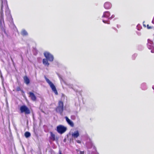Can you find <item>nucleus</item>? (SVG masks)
Listing matches in <instances>:
<instances>
[{
  "instance_id": "14",
  "label": "nucleus",
  "mask_w": 154,
  "mask_h": 154,
  "mask_svg": "<svg viewBox=\"0 0 154 154\" xmlns=\"http://www.w3.org/2000/svg\"><path fill=\"white\" fill-rule=\"evenodd\" d=\"M29 96L31 97L32 100L33 101H35L36 99V97L34 94L31 92L29 93Z\"/></svg>"
},
{
  "instance_id": "20",
  "label": "nucleus",
  "mask_w": 154,
  "mask_h": 154,
  "mask_svg": "<svg viewBox=\"0 0 154 154\" xmlns=\"http://www.w3.org/2000/svg\"><path fill=\"white\" fill-rule=\"evenodd\" d=\"M147 29H151L152 28L151 27V26H149V25H147Z\"/></svg>"
},
{
  "instance_id": "9",
  "label": "nucleus",
  "mask_w": 154,
  "mask_h": 154,
  "mask_svg": "<svg viewBox=\"0 0 154 154\" xmlns=\"http://www.w3.org/2000/svg\"><path fill=\"white\" fill-rule=\"evenodd\" d=\"M153 43L151 40L148 39L147 46L148 48L150 49H152L153 48Z\"/></svg>"
},
{
  "instance_id": "24",
  "label": "nucleus",
  "mask_w": 154,
  "mask_h": 154,
  "mask_svg": "<svg viewBox=\"0 0 154 154\" xmlns=\"http://www.w3.org/2000/svg\"><path fill=\"white\" fill-rule=\"evenodd\" d=\"M144 23V22H143V25L144 26H145V27H146V25H145Z\"/></svg>"
},
{
  "instance_id": "12",
  "label": "nucleus",
  "mask_w": 154,
  "mask_h": 154,
  "mask_svg": "<svg viewBox=\"0 0 154 154\" xmlns=\"http://www.w3.org/2000/svg\"><path fill=\"white\" fill-rule=\"evenodd\" d=\"M65 119L68 124H69L72 127H73L74 125L73 122L70 120L67 117H66Z\"/></svg>"
},
{
  "instance_id": "5",
  "label": "nucleus",
  "mask_w": 154,
  "mask_h": 154,
  "mask_svg": "<svg viewBox=\"0 0 154 154\" xmlns=\"http://www.w3.org/2000/svg\"><path fill=\"white\" fill-rule=\"evenodd\" d=\"M110 15V13L109 11H106L104 12L103 15L102 17L103 19V21L106 23V22L107 21L108 19H109Z\"/></svg>"
},
{
  "instance_id": "23",
  "label": "nucleus",
  "mask_w": 154,
  "mask_h": 154,
  "mask_svg": "<svg viewBox=\"0 0 154 154\" xmlns=\"http://www.w3.org/2000/svg\"><path fill=\"white\" fill-rule=\"evenodd\" d=\"M151 52L152 53H154V49L151 50Z\"/></svg>"
},
{
  "instance_id": "22",
  "label": "nucleus",
  "mask_w": 154,
  "mask_h": 154,
  "mask_svg": "<svg viewBox=\"0 0 154 154\" xmlns=\"http://www.w3.org/2000/svg\"><path fill=\"white\" fill-rule=\"evenodd\" d=\"M84 151H81L80 152V154H84Z\"/></svg>"
},
{
  "instance_id": "6",
  "label": "nucleus",
  "mask_w": 154,
  "mask_h": 154,
  "mask_svg": "<svg viewBox=\"0 0 154 154\" xmlns=\"http://www.w3.org/2000/svg\"><path fill=\"white\" fill-rule=\"evenodd\" d=\"M20 109L21 113L24 112L25 114H29L30 113V111L29 108L25 105L21 106Z\"/></svg>"
},
{
  "instance_id": "25",
  "label": "nucleus",
  "mask_w": 154,
  "mask_h": 154,
  "mask_svg": "<svg viewBox=\"0 0 154 154\" xmlns=\"http://www.w3.org/2000/svg\"><path fill=\"white\" fill-rule=\"evenodd\" d=\"M17 91H19V90H20V88H17Z\"/></svg>"
},
{
  "instance_id": "28",
  "label": "nucleus",
  "mask_w": 154,
  "mask_h": 154,
  "mask_svg": "<svg viewBox=\"0 0 154 154\" xmlns=\"http://www.w3.org/2000/svg\"><path fill=\"white\" fill-rule=\"evenodd\" d=\"M152 88H153V89H154V86H153V87H152Z\"/></svg>"
},
{
  "instance_id": "21",
  "label": "nucleus",
  "mask_w": 154,
  "mask_h": 154,
  "mask_svg": "<svg viewBox=\"0 0 154 154\" xmlns=\"http://www.w3.org/2000/svg\"><path fill=\"white\" fill-rule=\"evenodd\" d=\"M76 141L78 143H80L81 142L80 140H76Z\"/></svg>"
},
{
  "instance_id": "29",
  "label": "nucleus",
  "mask_w": 154,
  "mask_h": 154,
  "mask_svg": "<svg viewBox=\"0 0 154 154\" xmlns=\"http://www.w3.org/2000/svg\"><path fill=\"white\" fill-rule=\"evenodd\" d=\"M152 22L153 23V21H152Z\"/></svg>"
},
{
  "instance_id": "8",
  "label": "nucleus",
  "mask_w": 154,
  "mask_h": 154,
  "mask_svg": "<svg viewBox=\"0 0 154 154\" xmlns=\"http://www.w3.org/2000/svg\"><path fill=\"white\" fill-rule=\"evenodd\" d=\"M86 146L88 149H91L92 147H93L95 149V146L93 145V143L90 140L89 142L86 143Z\"/></svg>"
},
{
  "instance_id": "10",
  "label": "nucleus",
  "mask_w": 154,
  "mask_h": 154,
  "mask_svg": "<svg viewBox=\"0 0 154 154\" xmlns=\"http://www.w3.org/2000/svg\"><path fill=\"white\" fill-rule=\"evenodd\" d=\"M50 139L52 141H54L56 139L58 140V137H55V134L51 132H50Z\"/></svg>"
},
{
  "instance_id": "15",
  "label": "nucleus",
  "mask_w": 154,
  "mask_h": 154,
  "mask_svg": "<svg viewBox=\"0 0 154 154\" xmlns=\"http://www.w3.org/2000/svg\"><path fill=\"white\" fill-rule=\"evenodd\" d=\"M23 79L25 83L27 85H28L30 82V81L28 77L26 76H24L23 77Z\"/></svg>"
},
{
  "instance_id": "4",
  "label": "nucleus",
  "mask_w": 154,
  "mask_h": 154,
  "mask_svg": "<svg viewBox=\"0 0 154 154\" xmlns=\"http://www.w3.org/2000/svg\"><path fill=\"white\" fill-rule=\"evenodd\" d=\"M66 130L67 128L62 125H59L57 127V131L60 134H62L64 133Z\"/></svg>"
},
{
  "instance_id": "16",
  "label": "nucleus",
  "mask_w": 154,
  "mask_h": 154,
  "mask_svg": "<svg viewBox=\"0 0 154 154\" xmlns=\"http://www.w3.org/2000/svg\"><path fill=\"white\" fill-rule=\"evenodd\" d=\"M21 34L23 35H28V33L24 29H23L21 32Z\"/></svg>"
},
{
  "instance_id": "17",
  "label": "nucleus",
  "mask_w": 154,
  "mask_h": 154,
  "mask_svg": "<svg viewBox=\"0 0 154 154\" xmlns=\"http://www.w3.org/2000/svg\"><path fill=\"white\" fill-rule=\"evenodd\" d=\"M4 22L3 18V16L2 15L1 17V19H0V26L1 28L3 27V25L2 24V22Z\"/></svg>"
},
{
  "instance_id": "27",
  "label": "nucleus",
  "mask_w": 154,
  "mask_h": 154,
  "mask_svg": "<svg viewBox=\"0 0 154 154\" xmlns=\"http://www.w3.org/2000/svg\"><path fill=\"white\" fill-rule=\"evenodd\" d=\"M59 154H62L60 152Z\"/></svg>"
},
{
  "instance_id": "1",
  "label": "nucleus",
  "mask_w": 154,
  "mask_h": 154,
  "mask_svg": "<svg viewBox=\"0 0 154 154\" xmlns=\"http://www.w3.org/2000/svg\"><path fill=\"white\" fill-rule=\"evenodd\" d=\"M44 78L47 83L50 85L52 91L56 95H57V92L56 87L54 84L51 81H50V80L48 79L45 76Z\"/></svg>"
},
{
  "instance_id": "3",
  "label": "nucleus",
  "mask_w": 154,
  "mask_h": 154,
  "mask_svg": "<svg viewBox=\"0 0 154 154\" xmlns=\"http://www.w3.org/2000/svg\"><path fill=\"white\" fill-rule=\"evenodd\" d=\"M43 54L46 58L49 61L52 62L54 60V57L53 55L49 52L47 51H45Z\"/></svg>"
},
{
  "instance_id": "11",
  "label": "nucleus",
  "mask_w": 154,
  "mask_h": 154,
  "mask_svg": "<svg viewBox=\"0 0 154 154\" xmlns=\"http://www.w3.org/2000/svg\"><path fill=\"white\" fill-rule=\"evenodd\" d=\"M79 133L78 131H75L73 133L71 134L72 137L75 138H77L79 136Z\"/></svg>"
},
{
  "instance_id": "26",
  "label": "nucleus",
  "mask_w": 154,
  "mask_h": 154,
  "mask_svg": "<svg viewBox=\"0 0 154 154\" xmlns=\"http://www.w3.org/2000/svg\"><path fill=\"white\" fill-rule=\"evenodd\" d=\"M57 65H58V66H59V63H57Z\"/></svg>"
},
{
  "instance_id": "18",
  "label": "nucleus",
  "mask_w": 154,
  "mask_h": 154,
  "mask_svg": "<svg viewBox=\"0 0 154 154\" xmlns=\"http://www.w3.org/2000/svg\"><path fill=\"white\" fill-rule=\"evenodd\" d=\"M30 135V133L29 132H26L25 133V136L26 138L29 137Z\"/></svg>"
},
{
  "instance_id": "7",
  "label": "nucleus",
  "mask_w": 154,
  "mask_h": 154,
  "mask_svg": "<svg viewBox=\"0 0 154 154\" xmlns=\"http://www.w3.org/2000/svg\"><path fill=\"white\" fill-rule=\"evenodd\" d=\"M112 6V4L109 2H106L104 5V7L106 9H109L111 8Z\"/></svg>"
},
{
  "instance_id": "2",
  "label": "nucleus",
  "mask_w": 154,
  "mask_h": 154,
  "mask_svg": "<svg viewBox=\"0 0 154 154\" xmlns=\"http://www.w3.org/2000/svg\"><path fill=\"white\" fill-rule=\"evenodd\" d=\"M63 110V102L61 101H59L58 103V106L56 109V111L62 115Z\"/></svg>"
},
{
  "instance_id": "19",
  "label": "nucleus",
  "mask_w": 154,
  "mask_h": 154,
  "mask_svg": "<svg viewBox=\"0 0 154 154\" xmlns=\"http://www.w3.org/2000/svg\"><path fill=\"white\" fill-rule=\"evenodd\" d=\"M114 17H115V15L114 14H112V16L110 17H109V19H111L112 18H114Z\"/></svg>"
},
{
  "instance_id": "13",
  "label": "nucleus",
  "mask_w": 154,
  "mask_h": 154,
  "mask_svg": "<svg viewBox=\"0 0 154 154\" xmlns=\"http://www.w3.org/2000/svg\"><path fill=\"white\" fill-rule=\"evenodd\" d=\"M48 60L46 58L43 59L42 60L43 64L45 66H48L49 63L48 62Z\"/></svg>"
}]
</instances>
